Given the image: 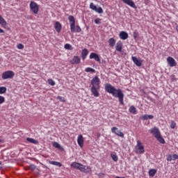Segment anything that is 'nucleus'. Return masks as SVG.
Instances as JSON below:
<instances>
[{
    "label": "nucleus",
    "instance_id": "obj_12",
    "mask_svg": "<svg viewBox=\"0 0 178 178\" xmlns=\"http://www.w3.org/2000/svg\"><path fill=\"white\" fill-rule=\"evenodd\" d=\"M81 62V59H80V57L79 56H74L72 60H70V63L72 65H79Z\"/></svg>",
    "mask_w": 178,
    "mask_h": 178
},
{
    "label": "nucleus",
    "instance_id": "obj_1",
    "mask_svg": "<svg viewBox=\"0 0 178 178\" xmlns=\"http://www.w3.org/2000/svg\"><path fill=\"white\" fill-rule=\"evenodd\" d=\"M104 88L106 92L111 94L115 98H118L121 105H124V94H123L122 89H116L115 87L112 86L111 83H106Z\"/></svg>",
    "mask_w": 178,
    "mask_h": 178
},
{
    "label": "nucleus",
    "instance_id": "obj_19",
    "mask_svg": "<svg viewBox=\"0 0 178 178\" xmlns=\"http://www.w3.org/2000/svg\"><path fill=\"white\" fill-rule=\"evenodd\" d=\"M131 59H132L134 63H135V65H136V66L140 67V66H141V65H143V63L141 62V60H138V58H137L136 57L132 56Z\"/></svg>",
    "mask_w": 178,
    "mask_h": 178
},
{
    "label": "nucleus",
    "instance_id": "obj_15",
    "mask_svg": "<svg viewBox=\"0 0 178 178\" xmlns=\"http://www.w3.org/2000/svg\"><path fill=\"white\" fill-rule=\"evenodd\" d=\"M81 166H83V164L77 162H73L71 163V168H73L74 169H78V170H81Z\"/></svg>",
    "mask_w": 178,
    "mask_h": 178
},
{
    "label": "nucleus",
    "instance_id": "obj_42",
    "mask_svg": "<svg viewBox=\"0 0 178 178\" xmlns=\"http://www.w3.org/2000/svg\"><path fill=\"white\" fill-rule=\"evenodd\" d=\"M142 120H148V115L145 114L142 116Z\"/></svg>",
    "mask_w": 178,
    "mask_h": 178
},
{
    "label": "nucleus",
    "instance_id": "obj_2",
    "mask_svg": "<svg viewBox=\"0 0 178 178\" xmlns=\"http://www.w3.org/2000/svg\"><path fill=\"white\" fill-rule=\"evenodd\" d=\"M90 84L92 86L90 91L92 95L96 98H98V97H99V90L101 88V86L99 85L101 84V80L98 76H95L91 80Z\"/></svg>",
    "mask_w": 178,
    "mask_h": 178
},
{
    "label": "nucleus",
    "instance_id": "obj_14",
    "mask_svg": "<svg viewBox=\"0 0 178 178\" xmlns=\"http://www.w3.org/2000/svg\"><path fill=\"white\" fill-rule=\"evenodd\" d=\"M89 58L90 59H95L96 62H101V58H99V56L96 53H91Z\"/></svg>",
    "mask_w": 178,
    "mask_h": 178
},
{
    "label": "nucleus",
    "instance_id": "obj_23",
    "mask_svg": "<svg viewBox=\"0 0 178 178\" xmlns=\"http://www.w3.org/2000/svg\"><path fill=\"white\" fill-rule=\"evenodd\" d=\"M53 147H54V148H58V149H60V151H63V147L60 146L58 142H54Z\"/></svg>",
    "mask_w": 178,
    "mask_h": 178
},
{
    "label": "nucleus",
    "instance_id": "obj_20",
    "mask_svg": "<svg viewBox=\"0 0 178 178\" xmlns=\"http://www.w3.org/2000/svg\"><path fill=\"white\" fill-rule=\"evenodd\" d=\"M108 45H109V47H111V48H113V47H115V45H116V40L113 38H110L108 40Z\"/></svg>",
    "mask_w": 178,
    "mask_h": 178
},
{
    "label": "nucleus",
    "instance_id": "obj_31",
    "mask_svg": "<svg viewBox=\"0 0 178 178\" xmlns=\"http://www.w3.org/2000/svg\"><path fill=\"white\" fill-rule=\"evenodd\" d=\"M47 82H48V84H49V86H55V81H54L51 79H47Z\"/></svg>",
    "mask_w": 178,
    "mask_h": 178
},
{
    "label": "nucleus",
    "instance_id": "obj_29",
    "mask_svg": "<svg viewBox=\"0 0 178 178\" xmlns=\"http://www.w3.org/2000/svg\"><path fill=\"white\" fill-rule=\"evenodd\" d=\"M26 141L31 143V144H37V140L32 138H27Z\"/></svg>",
    "mask_w": 178,
    "mask_h": 178
},
{
    "label": "nucleus",
    "instance_id": "obj_39",
    "mask_svg": "<svg viewBox=\"0 0 178 178\" xmlns=\"http://www.w3.org/2000/svg\"><path fill=\"white\" fill-rule=\"evenodd\" d=\"M167 161H168V162H172V161H173V159H172V154H170V155H168V156H167Z\"/></svg>",
    "mask_w": 178,
    "mask_h": 178
},
{
    "label": "nucleus",
    "instance_id": "obj_40",
    "mask_svg": "<svg viewBox=\"0 0 178 178\" xmlns=\"http://www.w3.org/2000/svg\"><path fill=\"white\" fill-rule=\"evenodd\" d=\"M64 48L65 49H70V48H72V45H70V44H65Z\"/></svg>",
    "mask_w": 178,
    "mask_h": 178
},
{
    "label": "nucleus",
    "instance_id": "obj_27",
    "mask_svg": "<svg viewBox=\"0 0 178 178\" xmlns=\"http://www.w3.org/2000/svg\"><path fill=\"white\" fill-rule=\"evenodd\" d=\"M85 72H86V73H95V70L88 67L86 68Z\"/></svg>",
    "mask_w": 178,
    "mask_h": 178
},
{
    "label": "nucleus",
    "instance_id": "obj_28",
    "mask_svg": "<svg viewBox=\"0 0 178 178\" xmlns=\"http://www.w3.org/2000/svg\"><path fill=\"white\" fill-rule=\"evenodd\" d=\"M111 157L112 158L113 161H114V162H118V161H119V157H118L116 154H111Z\"/></svg>",
    "mask_w": 178,
    "mask_h": 178
},
{
    "label": "nucleus",
    "instance_id": "obj_43",
    "mask_svg": "<svg viewBox=\"0 0 178 178\" xmlns=\"http://www.w3.org/2000/svg\"><path fill=\"white\" fill-rule=\"evenodd\" d=\"M172 161H176V159H178V155L177 154H172Z\"/></svg>",
    "mask_w": 178,
    "mask_h": 178
},
{
    "label": "nucleus",
    "instance_id": "obj_30",
    "mask_svg": "<svg viewBox=\"0 0 178 178\" xmlns=\"http://www.w3.org/2000/svg\"><path fill=\"white\" fill-rule=\"evenodd\" d=\"M5 92H6V87L0 86V94H5Z\"/></svg>",
    "mask_w": 178,
    "mask_h": 178
},
{
    "label": "nucleus",
    "instance_id": "obj_36",
    "mask_svg": "<svg viewBox=\"0 0 178 178\" xmlns=\"http://www.w3.org/2000/svg\"><path fill=\"white\" fill-rule=\"evenodd\" d=\"M17 49H23L24 48V45H23L22 43H19L17 44Z\"/></svg>",
    "mask_w": 178,
    "mask_h": 178
},
{
    "label": "nucleus",
    "instance_id": "obj_21",
    "mask_svg": "<svg viewBox=\"0 0 178 178\" xmlns=\"http://www.w3.org/2000/svg\"><path fill=\"white\" fill-rule=\"evenodd\" d=\"M81 55H82V59H83V60H86V58H87V55H88V49H83L82 50Z\"/></svg>",
    "mask_w": 178,
    "mask_h": 178
},
{
    "label": "nucleus",
    "instance_id": "obj_46",
    "mask_svg": "<svg viewBox=\"0 0 178 178\" xmlns=\"http://www.w3.org/2000/svg\"><path fill=\"white\" fill-rule=\"evenodd\" d=\"M147 119H154V115H147Z\"/></svg>",
    "mask_w": 178,
    "mask_h": 178
},
{
    "label": "nucleus",
    "instance_id": "obj_17",
    "mask_svg": "<svg viewBox=\"0 0 178 178\" xmlns=\"http://www.w3.org/2000/svg\"><path fill=\"white\" fill-rule=\"evenodd\" d=\"M80 172H83L84 173H90L91 168L82 165Z\"/></svg>",
    "mask_w": 178,
    "mask_h": 178
},
{
    "label": "nucleus",
    "instance_id": "obj_49",
    "mask_svg": "<svg viewBox=\"0 0 178 178\" xmlns=\"http://www.w3.org/2000/svg\"><path fill=\"white\" fill-rule=\"evenodd\" d=\"M115 178H124V177H115Z\"/></svg>",
    "mask_w": 178,
    "mask_h": 178
},
{
    "label": "nucleus",
    "instance_id": "obj_32",
    "mask_svg": "<svg viewBox=\"0 0 178 178\" xmlns=\"http://www.w3.org/2000/svg\"><path fill=\"white\" fill-rule=\"evenodd\" d=\"M95 12H97V13H104V10L102 9V8L99 7V8H96V10H95Z\"/></svg>",
    "mask_w": 178,
    "mask_h": 178
},
{
    "label": "nucleus",
    "instance_id": "obj_26",
    "mask_svg": "<svg viewBox=\"0 0 178 178\" xmlns=\"http://www.w3.org/2000/svg\"><path fill=\"white\" fill-rule=\"evenodd\" d=\"M155 175H156V169L149 170V175L150 176V177H154V176H155Z\"/></svg>",
    "mask_w": 178,
    "mask_h": 178
},
{
    "label": "nucleus",
    "instance_id": "obj_33",
    "mask_svg": "<svg viewBox=\"0 0 178 178\" xmlns=\"http://www.w3.org/2000/svg\"><path fill=\"white\" fill-rule=\"evenodd\" d=\"M90 8L92 9V10H97V6H95L94 3H90Z\"/></svg>",
    "mask_w": 178,
    "mask_h": 178
},
{
    "label": "nucleus",
    "instance_id": "obj_8",
    "mask_svg": "<svg viewBox=\"0 0 178 178\" xmlns=\"http://www.w3.org/2000/svg\"><path fill=\"white\" fill-rule=\"evenodd\" d=\"M111 131L114 134H116V136H118V137H122V138L124 137V134H123V132H121V131L119 130V128L116 127H113L111 129Z\"/></svg>",
    "mask_w": 178,
    "mask_h": 178
},
{
    "label": "nucleus",
    "instance_id": "obj_50",
    "mask_svg": "<svg viewBox=\"0 0 178 178\" xmlns=\"http://www.w3.org/2000/svg\"><path fill=\"white\" fill-rule=\"evenodd\" d=\"M0 143H2V139H0Z\"/></svg>",
    "mask_w": 178,
    "mask_h": 178
},
{
    "label": "nucleus",
    "instance_id": "obj_25",
    "mask_svg": "<svg viewBox=\"0 0 178 178\" xmlns=\"http://www.w3.org/2000/svg\"><path fill=\"white\" fill-rule=\"evenodd\" d=\"M0 24L3 26V27H6V21L5 20V19H3V17H2L1 15H0Z\"/></svg>",
    "mask_w": 178,
    "mask_h": 178
},
{
    "label": "nucleus",
    "instance_id": "obj_47",
    "mask_svg": "<svg viewBox=\"0 0 178 178\" xmlns=\"http://www.w3.org/2000/svg\"><path fill=\"white\" fill-rule=\"evenodd\" d=\"M171 79L172 80V81H176V78H175V75H172V76H171Z\"/></svg>",
    "mask_w": 178,
    "mask_h": 178
},
{
    "label": "nucleus",
    "instance_id": "obj_4",
    "mask_svg": "<svg viewBox=\"0 0 178 178\" xmlns=\"http://www.w3.org/2000/svg\"><path fill=\"white\" fill-rule=\"evenodd\" d=\"M149 131L155 137V138H156L159 143H161V144H165L166 143L165 141V139L163 138L162 135H161V131H159V129H158V127H154L150 129Z\"/></svg>",
    "mask_w": 178,
    "mask_h": 178
},
{
    "label": "nucleus",
    "instance_id": "obj_18",
    "mask_svg": "<svg viewBox=\"0 0 178 178\" xmlns=\"http://www.w3.org/2000/svg\"><path fill=\"white\" fill-rule=\"evenodd\" d=\"M54 29L57 33H60V31L62 30V24H60V22H56Z\"/></svg>",
    "mask_w": 178,
    "mask_h": 178
},
{
    "label": "nucleus",
    "instance_id": "obj_45",
    "mask_svg": "<svg viewBox=\"0 0 178 178\" xmlns=\"http://www.w3.org/2000/svg\"><path fill=\"white\" fill-rule=\"evenodd\" d=\"M138 37V32H134V38L136 39Z\"/></svg>",
    "mask_w": 178,
    "mask_h": 178
},
{
    "label": "nucleus",
    "instance_id": "obj_41",
    "mask_svg": "<svg viewBox=\"0 0 178 178\" xmlns=\"http://www.w3.org/2000/svg\"><path fill=\"white\" fill-rule=\"evenodd\" d=\"M95 23L96 24H101V19H99V18L95 19Z\"/></svg>",
    "mask_w": 178,
    "mask_h": 178
},
{
    "label": "nucleus",
    "instance_id": "obj_6",
    "mask_svg": "<svg viewBox=\"0 0 178 178\" xmlns=\"http://www.w3.org/2000/svg\"><path fill=\"white\" fill-rule=\"evenodd\" d=\"M15 77V72L11 70H8L1 74V78L3 80H8V79H13Z\"/></svg>",
    "mask_w": 178,
    "mask_h": 178
},
{
    "label": "nucleus",
    "instance_id": "obj_48",
    "mask_svg": "<svg viewBox=\"0 0 178 178\" xmlns=\"http://www.w3.org/2000/svg\"><path fill=\"white\" fill-rule=\"evenodd\" d=\"M5 33V31H3L2 29L0 28V33Z\"/></svg>",
    "mask_w": 178,
    "mask_h": 178
},
{
    "label": "nucleus",
    "instance_id": "obj_13",
    "mask_svg": "<svg viewBox=\"0 0 178 178\" xmlns=\"http://www.w3.org/2000/svg\"><path fill=\"white\" fill-rule=\"evenodd\" d=\"M119 37L120 40H127L129 38V33L124 31H122L120 33Z\"/></svg>",
    "mask_w": 178,
    "mask_h": 178
},
{
    "label": "nucleus",
    "instance_id": "obj_35",
    "mask_svg": "<svg viewBox=\"0 0 178 178\" xmlns=\"http://www.w3.org/2000/svg\"><path fill=\"white\" fill-rule=\"evenodd\" d=\"M170 128L175 129L176 128V123L175 121L172 120L170 122Z\"/></svg>",
    "mask_w": 178,
    "mask_h": 178
},
{
    "label": "nucleus",
    "instance_id": "obj_24",
    "mask_svg": "<svg viewBox=\"0 0 178 178\" xmlns=\"http://www.w3.org/2000/svg\"><path fill=\"white\" fill-rule=\"evenodd\" d=\"M49 163L50 165H54V166H58V168H60L62 166V163L58 161H49Z\"/></svg>",
    "mask_w": 178,
    "mask_h": 178
},
{
    "label": "nucleus",
    "instance_id": "obj_5",
    "mask_svg": "<svg viewBox=\"0 0 178 178\" xmlns=\"http://www.w3.org/2000/svg\"><path fill=\"white\" fill-rule=\"evenodd\" d=\"M135 152L136 154H144L145 152V149H144V145L140 140H137V144L135 147Z\"/></svg>",
    "mask_w": 178,
    "mask_h": 178
},
{
    "label": "nucleus",
    "instance_id": "obj_7",
    "mask_svg": "<svg viewBox=\"0 0 178 178\" xmlns=\"http://www.w3.org/2000/svg\"><path fill=\"white\" fill-rule=\"evenodd\" d=\"M30 9L34 13L35 15H37L38 13V10H40V7L38 6V4L34 1H31L30 3Z\"/></svg>",
    "mask_w": 178,
    "mask_h": 178
},
{
    "label": "nucleus",
    "instance_id": "obj_11",
    "mask_svg": "<svg viewBox=\"0 0 178 178\" xmlns=\"http://www.w3.org/2000/svg\"><path fill=\"white\" fill-rule=\"evenodd\" d=\"M77 143L81 148H83L84 146V137H83V135L80 134L78 136Z\"/></svg>",
    "mask_w": 178,
    "mask_h": 178
},
{
    "label": "nucleus",
    "instance_id": "obj_10",
    "mask_svg": "<svg viewBox=\"0 0 178 178\" xmlns=\"http://www.w3.org/2000/svg\"><path fill=\"white\" fill-rule=\"evenodd\" d=\"M121 1L126 5H128V6H131V8H133L134 9H137V6H136V3H134V1H133V0H121Z\"/></svg>",
    "mask_w": 178,
    "mask_h": 178
},
{
    "label": "nucleus",
    "instance_id": "obj_22",
    "mask_svg": "<svg viewBox=\"0 0 178 178\" xmlns=\"http://www.w3.org/2000/svg\"><path fill=\"white\" fill-rule=\"evenodd\" d=\"M129 112L133 115H137V108L134 106H131L129 108Z\"/></svg>",
    "mask_w": 178,
    "mask_h": 178
},
{
    "label": "nucleus",
    "instance_id": "obj_34",
    "mask_svg": "<svg viewBox=\"0 0 178 178\" xmlns=\"http://www.w3.org/2000/svg\"><path fill=\"white\" fill-rule=\"evenodd\" d=\"M57 99H58L61 102H66V100L65 99V97H63L62 96H58Z\"/></svg>",
    "mask_w": 178,
    "mask_h": 178
},
{
    "label": "nucleus",
    "instance_id": "obj_3",
    "mask_svg": "<svg viewBox=\"0 0 178 178\" xmlns=\"http://www.w3.org/2000/svg\"><path fill=\"white\" fill-rule=\"evenodd\" d=\"M68 20L70 24L71 33H81V28L79 25L76 26V19L73 15H70Z\"/></svg>",
    "mask_w": 178,
    "mask_h": 178
},
{
    "label": "nucleus",
    "instance_id": "obj_16",
    "mask_svg": "<svg viewBox=\"0 0 178 178\" xmlns=\"http://www.w3.org/2000/svg\"><path fill=\"white\" fill-rule=\"evenodd\" d=\"M122 49H123V43H122V41H118L115 45V50L118 52H122Z\"/></svg>",
    "mask_w": 178,
    "mask_h": 178
},
{
    "label": "nucleus",
    "instance_id": "obj_9",
    "mask_svg": "<svg viewBox=\"0 0 178 178\" xmlns=\"http://www.w3.org/2000/svg\"><path fill=\"white\" fill-rule=\"evenodd\" d=\"M167 62L170 67H175V66L177 65V63H176V60L170 56L167 58Z\"/></svg>",
    "mask_w": 178,
    "mask_h": 178
},
{
    "label": "nucleus",
    "instance_id": "obj_37",
    "mask_svg": "<svg viewBox=\"0 0 178 178\" xmlns=\"http://www.w3.org/2000/svg\"><path fill=\"white\" fill-rule=\"evenodd\" d=\"M5 102V97L0 95V105H2Z\"/></svg>",
    "mask_w": 178,
    "mask_h": 178
},
{
    "label": "nucleus",
    "instance_id": "obj_44",
    "mask_svg": "<svg viewBox=\"0 0 178 178\" xmlns=\"http://www.w3.org/2000/svg\"><path fill=\"white\" fill-rule=\"evenodd\" d=\"M104 176H105V174H104V172H100V173L99 174V178L104 177Z\"/></svg>",
    "mask_w": 178,
    "mask_h": 178
},
{
    "label": "nucleus",
    "instance_id": "obj_38",
    "mask_svg": "<svg viewBox=\"0 0 178 178\" xmlns=\"http://www.w3.org/2000/svg\"><path fill=\"white\" fill-rule=\"evenodd\" d=\"M37 167L35 166V165H34V164H31L30 165H29V169H31V170H35V168H36Z\"/></svg>",
    "mask_w": 178,
    "mask_h": 178
}]
</instances>
